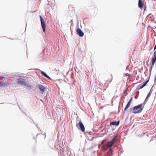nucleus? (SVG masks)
<instances>
[{
  "label": "nucleus",
  "mask_w": 156,
  "mask_h": 156,
  "mask_svg": "<svg viewBox=\"0 0 156 156\" xmlns=\"http://www.w3.org/2000/svg\"><path fill=\"white\" fill-rule=\"evenodd\" d=\"M116 137H115L112 140V141L110 142H108V143L105 145H104L102 146V149L105 150H106L108 148L109 151L110 152L112 151L111 147L113 146Z\"/></svg>",
  "instance_id": "nucleus-1"
},
{
  "label": "nucleus",
  "mask_w": 156,
  "mask_h": 156,
  "mask_svg": "<svg viewBox=\"0 0 156 156\" xmlns=\"http://www.w3.org/2000/svg\"><path fill=\"white\" fill-rule=\"evenodd\" d=\"M16 80L18 84H20L21 86L24 85L27 86L28 87L30 88L31 87V86L29 83H28L25 79L23 78L17 79Z\"/></svg>",
  "instance_id": "nucleus-2"
},
{
  "label": "nucleus",
  "mask_w": 156,
  "mask_h": 156,
  "mask_svg": "<svg viewBox=\"0 0 156 156\" xmlns=\"http://www.w3.org/2000/svg\"><path fill=\"white\" fill-rule=\"evenodd\" d=\"M143 108L142 107V104H140L133 107V110L134 111L132 112L134 114H137L140 113L143 110Z\"/></svg>",
  "instance_id": "nucleus-3"
},
{
  "label": "nucleus",
  "mask_w": 156,
  "mask_h": 156,
  "mask_svg": "<svg viewBox=\"0 0 156 156\" xmlns=\"http://www.w3.org/2000/svg\"><path fill=\"white\" fill-rule=\"evenodd\" d=\"M39 16L40 18L42 28L43 29L44 32H45L46 31V26L45 24V21L44 19L42 18L41 15H40Z\"/></svg>",
  "instance_id": "nucleus-4"
},
{
  "label": "nucleus",
  "mask_w": 156,
  "mask_h": 156,
  "mask_svg": "<svg viewBox=\"0 0 156 156\" xmlns=\"http://www.w3.org/2000/svg\"><path fill=\"white\" fill-rule=\"evenodd\" d=\"M156 51H155L154 53V55L153 56L152 58V59H151V62H152V65L151 66V70L153 66H154V64L156 62Z\"/></svg>",
  "instance_id": "nucleus-5"
},
{
  "label": "nucleus",
  "mask_w": 156,
  "mask_h": 156,
  "mask_svg": "<svg viewBox=\"0 0 156 156\" xmlns=\"http://www.w3.org/2000/svg\"><path fill=\"white\" fill-rule=\"evenodd\" d=\"M76 33L80 37H83L84 35L83 33L80 28L77 29L76 30Z\"/></svg>",
  "instance_id": "nucleus-6"
},
{
  "label": "nucleus",
  "mask_w": 156,
  "mask_h": 156,
  "mask_svg": "<svg viewBox=\"0 0 156 156\" xmlns=\"http://www.w3.org/2000/svg\"><path fill=\"white\" fill-rule=\"evenodd\" d=\"M138 7L140 9H143L144 5V4L142 0H139L138 3Z\"/></svg>",
  "instance_id": "nucleus-7"
},
{
  "label": "nucleus",
  "mask_w": 156,
  "mask_h": 156,
  "mask_svg": "<svg viewBox=\"0 0 156 156\" xmlns=\"http://www.w3.org/2000/svg\"><path fill=\"white\" fill-rule=\"evenodd\" d=\"M38 87L40 90L43 92H44L46 90L45 87L42 85H39Z\"/></svg>",
  "instance_id": "nucleus-8"
},
{
  "label": "nucleus",
  "mask_w": 156,
  "mask_h": 156,
  "mask_svg": "<svg viewBox=\"0 0 156 156\" xmlns=\"http://www.w3.org/2000/svg\"><path fill=\"white\" fill-rule=\"evenodd\" d=\"M95 92L97 93H100L101 91L102 90V89L100 88L99 86H96L94 87Z\"/></svg>",
  "instance_id": "nucleus-9"
},
{
  "label": "nucleus",
  "mask_w": 156,
  "mask_h": 156,
  "mask_svg": "<svg viewBox=\"0 0 156 156\" xmlns=\"http://www.w3.org/2000/svg\"><path fill=\"white\" fill-rule=\"evenodd\" d=\"M133 98L132 97L131 98L129 101L127 105L126 106V107L124 108V111H126L127 109L129 107L130 105L131 104V102L133 100Z\"/></svg>",
  "instance_id": "nucleus-10"
},
{
  "label": "nucleus",
  "mask_w": 156,
  "mask_h": 156,
  "mask_svg": "<svg viewBox=\"0 0 156 156\" xmlns=\"http://www.w3.org/2000/svg\"><path fill=\"white\" fill-rule=\"evenodd\" d=\"M79 125L81 130L84 132L85 131V128L83 124L81 122H80L79 123Z\"/></svg>",
  "instance_id": "nucleus-11"
},
{
  "label": "nucleus",
  "mask_w": 156,
  "mask_h": 156,
  "mask_svg": "<svg viewBox=\"0 0 156 156\" xmlns=\"http://www.w3.org/2000/svg\"><path fill=\"white\" fill-rule=\"evenodd\" d=\"M119 123V121L117 122H116V121H113L110 122V125H115L116 126H118Z\"/></svg>",
  "instance_id": "nucleus-12"
},
{
  "label": "nucleus",
  "mask_w": 156,
  "mask_h": 156,
  "mask_svg": "<svg viewBox=\"0 0 156 156\" xmlns=\"http://www.w3.org/2000/svg\"><path fill=\"white\" fill-rule=\"evenodd\" d=\"M149 81V80L148 79L146 81H145L144 83V84L142 86H141L140 88H138V90H139L143 88L144 87H145L147 83Z\"/></svg>",
  "instance_id": "nucleus-13"
},
{
  "label": "nucleus",
  "mask_w": 156,
  "mask_h": 156,
  "mask_svg": "<svg viewBox=\"0 0 156 156\" xmlns=\"http://www.w3.org/2000/svg\"><path fill=\"white\" fill-rule=\"evenodd\" d=\"M41 73L45 77L48 78H50V77L48 76L47 74L44 72L41 71Z\"/></svg>",
  "instance_id": "nucleus-14"
},
{
  "label": "nucleus",
  "mask_w": 156,
  "mask_h": 156,
  "mask_svg": "<svg viewBox=\"0 0 156 156\" xmlns=\"http://www.w3.org/2000/svg\"><path fill=\"white\" fill-rule=\"evenodd\" d=\"M112 152L111 151L109 153H107L105 155V156H112Z\"/></svg>",
  "instance_id": "nucleus-15"
},
{
  "label": "nucleus",
  "mask_w": 156,
  "mask_h": 156,
  "mask_svg": "<svg viewBox=\"0 0 156 156\" xmlns=\"http://www.w3.org/2000/svg\"><path fill=\"white\" fill-rule=\"evenodd\" d=\"M150 92L148 94L146 98H148L150 96Z\"/></svg>",
  "instance_id": "nucleus-16"
},
{
  "label": "nucleus",
  "mask_w": 156,
  "mask_h": 156,
  "mask_svg": "<svg viewBox=\"0 0 156 156\" xmlns=\"http://www.w3.org/2000/svg\"><path fill=\"white\" fill-rule=\"evenodd\" d=\"M105 141V140H104L102 141V142H101V144H104V142Z\"/></svg>",
  "instance_id": "nucleus-17"
},
{
  "label": "nucleus",
  "mask_w": 156,
  "mask_h": 156,
  "mask_svg": "<svg viewBox=\"0 0 156 156\" xmlns=\"http://www.w3.org/2000/svg\"><path fill=\"white\" fill-rule=\"evenodd\" d=\"M72 7V5H69L68 7L69 8H71Z\"/></svg>",
  "instance_id": "nucleus-18"
},
{
  "label": "nucleus",
  "mask_w": 156,
  "mask_h": 156,
  "mask_svg": "<svg viewBox=\"0 0 156 156\" xmlns=\"http://www.w3.org/2000/svg\"><path fill=\"white\" fill-rule=\"evenodd\" d=\"M156 49V45H155V46L154 47V50H155Z\"/></svg>",
  "instance_id": "nucleus-19"
},
{
  "label": "nucleus",
  "mask_w": 156,
  "mask_h": 156,
  "mask_svg": "<svg viewBox=\"0 0 156 156\" xmlns=\"http://www.w3.org/2000/svg\"><path fill=\"white\" fill-rule=\"evenodd\" d=\"M2 79H3V77H0V80H2Z\"/></svg>",
  "instance_id": "nucleus-20"
},
{
  "label": "nucleus",
  "mask_w": 156,
  "mask_h": 156,
  "mask_svg": "<svg viewBox=\"0 0 156 156\" xmlns=\"http://www.w3.org/2000/svg\"><path fill=\"white\" fill-rule=\"evenodd\" d=\"M2 82H0V83H1Z\"/></svg>",
  "instance_id": "nucleus-21"
}]
</instances>
